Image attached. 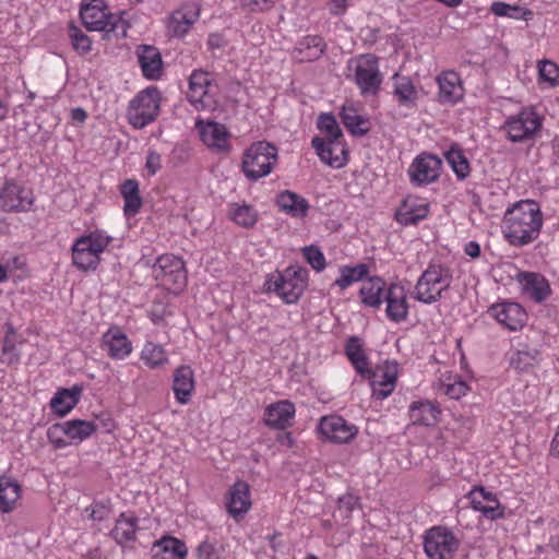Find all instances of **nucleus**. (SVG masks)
Masks as SVG:
<instances>
[{
  "mask_svg": "<svg viewBox=\"0 0 559 559\" xmlns=\"http://www.w3.org/2000/svg\"><path fill=\"white\" fill-rule=\"evenodd\" d=\"M544 215L534 200H520L507 209L502 234L512 246L522 247L535 241L542 231Z\"/></svg>",
  "mask_w": 559,
  "mask_h": 559,
  "instance_id": "obj_1",
  "label": "nucleus"
},
{
  "mask_svg": "<svg viewBox=\"0 0 559 559\" xmlns=\"http://www.w3.org/2000/svg\"><path fill=\"white\" fill-rule=\"evenodd\" d=\"M111 242L112 237L102 229L81 235L71 247L72 264L83 272L95 271Z\"/></svg>",
  "mask_w": 559,
  "mask_h": 559,
  "instance_id": "obj_2",
  "label": "nucleus"
},
{
  "mask_svg": "<svg viewBox=\"0 0 559 559\" xmlns=\"http://www.w3.org/2000/svg\"><path fill=\"white\" fill-rule=\"evenodd\" d=\"M309 273L302 266L292 265L266 276L265 288L275 293L285 304H296L308 286Z\"/></svg>",
  "mask_w": 559,
  "mask_h": 559,
  "instance_id": "obj_3",
  "label": "nucleus"
},
{
  "mask_svg": "<svg viewBox=\"0 0 559 559\" xmlns=\"http://www.w3.org/2000/svg\"><path fill=\"white\" fill-rule=\"evenodd\" d=\"M83 25L91 32L115 33L117 36L127 35L126 20L116 13L109 12L104 0H84L80 9Z\"/></svg>",
  "mask_w": 559,
  "mask_h": 559,
  "instance_id": "obj_4",
  "label": "nucleus"
},
{
  "mask_svg": "<svg viewBox=\"0 0 559 559\" xmlns=\"http://www.w3.org/2000/svg\"><path fill=\"white\" fill-rule=\"evenodd\" d=\"M453 281L450 266L441 263H430L417 280L414 298L425 305L438 301L448 290Z\"/></svg>",
  "mask_w": 559,
  "mask_h": 559,
  "instance_id": "obj_5",
  "label": "nucleus"
},
{
  "mask_svg": "<svg viewBox=\"0 0 559 559\" xmlns=\"http://www.w3.org/2000/svg\"><path fill=\"white\" fill-rule=\"evenodd\" d=\"M277 147L266 141H258L242 155L241 170L247 179L257 181L269 176L277 163Z\"/></svg>",
  "mask_w": 559,
  "mask_h": 559,
  "instance_id": "obj_6",
  "label": "nucleus"
},
{
  "mask_svg": "<svg viewBox=\"0 0 559 559\" xmlns=\"http://www.w3.org/2000/svg\"><path fill=\"white\" fill-rule=\"evenodd\" d=\"M348 78L357 85L362 96L378 94L382 74L378 58L373 55H359L347 62Z\"/></svg>",
  "mask_w": 559,
  "mask_h": 559,
  "instance_id": "obj_7",
  "label": "nucleus"
},
{
  "mask_svg": "<svg viewBox=\"0 0 559 559\" xmlns=\"http://www.w3.org/2000/svg\"><path fill=\"white\" fill-rule=\"evenodd\" d=\"M543 121L534 107H523L506 119L502 130L512 143H523L534 140L543 127Z\"/></svg>",
  "mask_w": 559,
  "mask_h": 559,
  "instance_id": "obj_8",
  "label": "nucleus"
},
{
  "mask_svg": "<svg viewBox=\"0 0 559 559\" xmlns=\"http://www.w3.org/2000/svg\"><path fill=\"white\" fill-rule=\"evenodd\" d=\"M160 93L154 87H146L139 92L129 103L127 120L135 129H142L152 123L160 109Z\"/></svg>",
  "mask_w": 559,
  "mask_h": 559,
  "instance_id": "obj_9",
  "label": "nucleus"
},
{
  "mask_svg": "<svg viewBox=\"0 0 559 559\" xmlns=\"http://www.w3.org/2000/svg\"><path fill=\"white\" fill-rule=\"evenodd\" d=\"M152 274L160 287L173 294H179L187 285L185 262L174 254L158 257Z\"/></svg>",
  "mask_w": 559,
  "mask_h": 559,
  "instance_id": "obj_10",
  "label": "nucleus"
},
{
  "mask_svg": "<svg viewBox=\"0 0 559 559\" xmlns=\"http://www.w3.org/2000/svg\"><path fill=\"white\" fill-rule=\"evenodd\" d=\"M461 542L445 526H432L424 535V550L429 559H453Z\"/></svg>",
  "mask_w": 559,
  "mask_h": 559,
  "instance_id": "obj_11",
  "label": "nucleus"
},
{
  "mask_svg": "<svg viewBox=\"0 0 559 559\" xmlns=\"http://www.w3.org/2000/svg\"><path fill=\"white\" fill-rule=\"evenodd\" d=\"M217 86L212 75L193 71L189 81L188 99L195 110H214L217 105Z\"/></svg>",
  "mask_w": 559,
  "mask_h": 559,
  "instance_id": "obj_12",
  "label": "nucleus"
},
{
  "mask_svg": "<svg viewBox=\"0 0 559 559\" xmlns=\"http://www.w3.org/2000/svg\"><path fill=\"white\" fill-rule=\"evenodd\" d=\"M442 159L430 153L417 155L407 169L412 185L425 187L437 181L441 175Z\"/></svg>",
  "mask_w": 559,
  "mask_h": 559,
  "instance_id": "obj_13",
  "label": "nucleus"
},
{
  "mask_svg": "<svg viewBox=\"0 0 559 559\" xmlns=\"http://www.w3.org/2000/svg\"><path fill=\"white\" fill-rule=\"evenodd\" d=\"M391 81V94L399 108L406 111L416 110L423 96V88L416 85L409 76L400 73H394Z\"/></svg>",
  "mask_w": 559,
  "mask_h": 559,
  "instance_id": "obj_14",
  "label": "nucleus"
},
{
  "mask_svg": "<svg viewBox=\"0 0 559 559\" xmlns=\"http://www.w3.org/2000/svg\"><path fill=\"white\" fill-rule=\"evenodd\" d=\"M488 314L509 331L522 330L527 321L525 309L513 301H502L490 306Z\"/></svg>",
  "mask_w": 559,
  "mask_h": 559,
  "instance_id": "obj_15",
  "label": "nucleus"
},
{
  "mask_svg": "<svg viewBox=\"0 0 559 559\" xmlns=\"http://www.w3.org/2000/svg\"><path fill=\"white\" fill-rule=\"evenodd\" d=\"M33 203V192L13 180L7 181L0 190V209L5 212H26Z\"/></svg>",
  "mask_w": 559,
  "mask_h": 559,
  "instance_id": "obj_16",
  "label": "nucleus"
},
{
  "mask_svg": "<svg viewBox=\"0 0 559 559\" xmlns=\"http://www.w3.org/2000/svg\"><path fill=\"white\" fill-rule=\"evenodd\" d=\"M372 396L384 400L394 391L399 376V365L395 361H384L369 371Z\"/></svg>",
  "mask_w": 559,
  "mask_h": 559,
  "instance_id": "obj_17",
  "label": "nucleus"
},
{
  "mask_svg": "<svg viewBox=\"0 0 559 559\" xmlns=\"http://www.w3.org/2000/svg\"><path fill=\"white\" fill-rule=\"evenodd\" d=\"M201 9L197 3H185L167 17L166 31L171 37L182 38L200 19Z\"/></svg>",
  "mask_w": 559,
  "mask_h": 559,
  "instance_id": "obj_18",
  "label": "nucleus"
},
{
  "mask_svg": "<svg viewBox=\"0 0 559 559\" xmlns=\"http://www.w3.org/2000/svg\"><path fill=\"white\" fill-rule=\"evenodd\" d=\"M319 431L333 443H347L358 433V428L337 415L324 416L319 423Z\"/></svg>",
  "mask_w": 559,
  "mask_h": 559,
  "instance_id": "obj_19",
  "label": "nucleus"
},
{
  "mask_svg": "<svg viewBox=\"0 0 559 559\" xmlns=\"http://www.w3.org/2000/svg\"><path fill=\"white\" fill-rule=\"evenodd\" d=\"M195 129L199 132L201 141L210 148L217 152H228L230 150V133L225 124L198 119Z\"/></svg>",
  "mask_w": 559,
  "mask_h": 559,
  "instance_id": "obj_20",
  "label": "nucleus"
},
{
  "mask_svg": "<svg viewBox=\"0 0 559 559\" xmlns=\"http://www.w3.org/2000/svg\"><path fill=\"white\" fill-rule=\"evenodd\" d=\"M100 348L111 359L124 360L131 355L133 345L120 326L112 325L103 333Z\"/></svg>",
  "mask_w": 559,
  "mask_h": 559,
  "instance_id": "obj_21",
  "label": "nucleus"
},
{
  "mask_svg": "<svg viewBox=\"0 0 559 559\" xmlns=\"http://www.w3.org/2000/svg\"><path fill=\"white\" fill-rule=\"evenodd\" d=\"M407 288L402 283H391L383 301L385 302V316L395 323L403 322L408 317Z\"/></svg>",
  "mask_w": 559,
  "mask_h": 559,
  "instance_id": "obj_22",
  "label": "nucleus"
},
{
  "mask_svg": "<svg viewBox=\"0 0 559 559\" xmlns=\"http://www.w3.org/2000/svg\"><path fill=\"white\" fill-rule=\"evenodd\" d=\"M225 506L229 516L237 522L241 521L252 506L249 485L238 480L230 486L225 495Z\"/></svg>",
  "mask_w": 559,
  "mask_h": 559,
  "instance_id": "obj_23",
  "label": "nucleus"
},
{
  "mask_svg": "<svg viewBox=\"0 0 559 559\" xmlns=\"http://www.w3.org/2000/svg\"><path fill=\"white\" fill-rule=\"evenodd\" d=\"M311 144L322 163L333 168H342L346 165L347 150L342 139L324 140L316 136Z\"/></svg>",
  "mask_w": 559,
  "mask_h": 559,
  "instance_id": "obj_24",
  "label": "nucleus"
},
{
  "mask_svg": "<svg viewBox=\"0 0 559 559\" xmlns=\"http://www.w3.org/2000/svg\"><path fill=\"white\" fill-rule=\"evenodd\" d=\"M468 500L474 510L486 519L497 520L503 516L504 510L497 496L484 487H474L468 492Z\"/></svg>",
  "mask_w": 559,
  "mask_h": 559,
  "instance_id": "obj_25",
  "label": "nucleus"
},
{
  "mask_svg": "<svg viewBox=\"0 0 559 559\" xmlns=\"http://www.w3.org/2000/svg\"><path fill=\"white\" fill-rule=\"evenodd\" d=\"M516 281L522 294L535 302L545 301L551 294L549 282L539 273L520 272Z\"/></svg>",
  "mask_w": 559,
  "mask_h": 559,
  "instance_id": "obj_26",
  "label": "nucleus"
},
{
  "mask_svg": "<svg viewBox=\"0 0 559 559\" xmlns=\"http://www.w3.org/2000/svg\"><path fill=\"white\" fill-rule=\"evenodd\" d=\"M430 205L424 198L407 195L399 206L395 218L404 226L416 225L429 214Z\"/></svg>",
  "mask_w": 559,
  "mask_h": 559,
  "instance_id": "obj_27",
  "label": "nucleus"
},
{
  "mask_svg": "<svg viewBox=\"0 0 559 559\" xmlns=\"http://www.w3.org/2000/svg\"><path fill=\"white\" fill-rule=\"evenodd\" d=\"M438 102L440 104L454 105L462 100L464 87L460 75L454 71H443L437 78Z\"/></svg>",
  "mask_w": 559,
  "mask_h": 559,
  "instance_id": "obj_28",
  "label": "nucleus"
},
{
  "mask_svg": "<svg viewBox=\"0 0 559 559\" xmlns=\"http://www.w3.org/2000/svg\"><path fill=\"white\" fill-rule=\"evenodd\" d=\"M173 392L176 401L185 405L193 394L195 388L194 372L188 365H181L174 371Z\"/></svg>",
  "mask_w": 559,
  "mask_h": 559,
  "instance_id": "obj_29",
  "label": "nucleus"
},
{
  "mask_svg": "<svg viewBox=\"0 0 559 559\" xmlns=\"http://www.w3.org/2000/svg\"><path fill=\"white\" fill-rule=\"evenodd\" d=\"M295 413V405L290 401H278L265 407L264 421L269 427L284 429L292 425Z\"/></svg>",
  "mask_w": 559,
  "mask_h": 559,
  "instance_id": "obj_30",
  "label": "nucleus"
},
{
  "mask_svg": "<svg viewBox=\"0 0 559 559\" xmlns=\"http://www.w3.org/2000/svg\"><path fill=\"white\" fill-rule=\"evenodd\" d=\"M408 416L414 425L431 427L439 423L441 409L431 401H415L409 405Z\"/></svg>",
  "mask_w": 559,
  "mask_h": 559,
  "instance_id": "obj_31",
  "label": "nucleus"
},
{
  "mask_svg": "<svg viewBox=\"0 0 559 559\" xmlns=\"http://www.w3.org/2000/svg\"><path fill=\"white\" fill-rule=\"evenodd\" d=\"M360 111V106L353 102H346L341 110L342 122L354 135H364L370 129L369 118Z\"/></svg>",
  "mask_w": 559,
  "mask_h": 559,
  "instance_id": "obj_32",
  "label": "nucleus"
},
{
  "mask_svg": "<svg viewBox=\"0 0 559 559\" xmlns=\"http://www.w3.org/2000/svg\"><path fill=\"white\" fill-rule=\"evenodd\" d=\"M385 282L379 276L368 277L362 282L359 289V297L365 307L378 309L385 297Z\"/></svg>",
  "mask_w": 559,
  "mask_h": 559,
  "instance_id": "obj_33",
  "label": "nucleus"
},
{
  "mask_svg": "<svg viewBox=\"0 0 559 559\" xmlns=\"http://www.w3.org/2000/svg\"><path fill=\"white\" fill-rule=\"evenodd\" d=\"M140 361L151 370H158L169 364V355L162 344L146 341L140 350Z\"/></svg>",
  "mask_w": 559,
  "mask_h": 559,
  "instance_id": "obj_34",
  "label": "nucleus"
},
{
  "mask_svg": "<svg viewBox=\"0 0 559 559\" xmlns=\"http://www.w3.org/2000/svg\"><path fill=\"white\" fill-rule=\"evenodd\" d=\"M276 202L282 212L294 218L306 217L310 209L309 202L304 197L289 190L278 193Z\"/></svg>",
  "mask_w": 559,
  "mask_h": 559,
  "instance_id": "obj_35",
  "label": "nucleus"
},
{
  "mask_svg": "<svg viewBox=\"0 0 559 559\" xmlns=\"http://www.w3.org/2000/svg\"><path fill=\"white\" fill-rule=\"evenodd\" d=\"M139 63L143 75L148 80H157L162 74V58L157 48L141 46L138 49Z\"/></svg>",
  "mask_w": 559,
  "mask_h": 559,
  "instance_id": "obj_36",
  "label": "nucleus"
},
{
  "mask_svg": "<svg viewBox=\"0 0 559 559\" xmlns=\"http://www.w3.org/2000/svg\"><path fill=\"white\" fill-rule=\"evenodd\" d=\"M152 559H186L187 546L175 537H164L153 546Z\"/></svg>",
  "mask_w": 559,
  "mask_h": 559,
  "instance_id": "obj_37",
  "label": "nucleus"
},
{
  "mask_svg": "<svg viewBox=\"0 0 559 559\" xmlns=\"http://www.w3.org/2000/svg\"><path fill=\"white\" fill-rule=\"evenodd\" d=\"M81 389H61L50 400V408L59 417L68 415L79 403Z\"/></svg>",
  "mask_w": 559,
  "mask_h": 559,
  "instance_id": "obj_38",
  "label": "nucleus"
},
{
  "mask_svg": "<svg viewBox=\"0 0 559 559\" xmlns=\"http://www.w3.org/2000/svg\"><path fill=\"white\" fill-rule=\"evenodd\" d=\"M21 495L22 488L16 480L7 476L0 477V511L2 513L12 512Z\"/></svg>",
  "mask_w": 559,
  "mask_h": 559,
  "instance_id": "obj_39",
  "label": "nucleus"
},
{
  "mask_svg": "<svg viewBox=\"0 0 559 559\" xmlns=\"http://www.w3.org/2000/svg\"><path fill=\"white\" fill-rule=\"evenodd\" d=\"M324 51L323 39L319 36H307L294 49L293 56L299 62L313 61Z\"/></svg>",
  "mask_w": 559,
  "mask_h": 559,
  "instance_id": "obj_40",
  "label": "nucleus"
},
{
  "mask_svg": "<svg viewBox=\"0 0 559 559\" xmlns=\"http://www.w3.org/2000/svg\"><path fill=\"white\" fill-rule=\"evenodd\" d=\"M368 273L369 267L365 263L340 266L338 277L334 281L333 286L338 287L341 290H345L355 283L362 281Z\"/></svg>",
  "mask_w": 559,
  "mask_h": 559,
  "instance_id": "obj_41",
  "label": "nucleus"
},
{
  "mask_svg": "<svg viewBox=\"0 0 559 559\" xmlns=\"http://www.w3.org/2000/svg\"><path fill=\"white\" fill-rule=\"evenodd\" d=\"M437 390L439 394L457 400L464 396L469 388L460 376L445 372L440 377Z\"/></svg>",
  "mask_w": 559,
  "mask_h": 559,
  "instance_id": "obj_42",
  "label": "nucleus"
},
{
  "mask_svg": "<svg viewBox=\"0 0 559 559\" xmlns=\"http://www.w3.org/2000/svg\"><path fill=\"white\" fill-rule=\"evenodd\" d=\"M64 427L68 433L69 445L82 443L97 430V425L94 421L82 419L66 420Z\"/></svg>",
  "mask_w": 559,
  "mask_h": 559,
  "instance_id": "obj_43",
  "label": "nucleus"
},
{
  "mask_svg": "<svg viewBox=\"0 0 559 559\" xmlns=\"http://www.w3.org/2000/svg\"><path fill=\"white\" fill-rule=\"evenodd\" d=\"M136 530L138 519L131 513H122L116 521L111 536L118 544H123L134 538Z\"/></svg>",
  "mask_w": 559,
  "mask_h": 559,
  "instance_id": "obj_44",
  "label": "nucleus"
},
{
  "mask_svg": "<svg viewBox=\"0 0 559 559\" xmlns=\"http://www.w3.org/2000/svg\"><path fill=\"white\" fill-rule=\"evenodd\" d=\"M120 192L124 200V214L127 216L135 215L142 206L139 182L135 179L126 180L121 186Z\"/></svg>",
  "mask_w": 559,
  "mask_h": 559,
  "instance_id": "obj_45",
  "label": "nucleus"
},
{
  "mask_svg": "<svg viewBox=\"0 0 559 559\" xmlns=\"http://www.w3.org/2000/svg\"><path fill=\"white\" fill-rule=\"evenodd\" d=\"M228 215L235 224L245 228L252 227L259 217L257 210L246 203L230 204L228 209Z\"/></svg>",
  "mask_w": 559,
  "mask_h": 559,
  "instance_id": "obj_46",
  "label": "nucleus"
},
{
  "mask_svg": "<svg viewBox=\"0 0 559 559\" xmlns=\"http://www.w3.org/2000/svg\"><path fill=\"white\" fill-rule=\"evenodd\" d=\"M490 12L499 17H509L523 21H527L532 16L531 10L516 4H509L502 1L492 2L490 5Z\"/></svg>",
  "mask_w": 559,
  "mask_h": 559,
  "instance_id": "obj_47",
  "label": "nucleus"
},
{
  "mask_svg": "<svg viewBox=\"0 0 559 559\" xmlns=\"http://www.w3.org/2000/svg\"><path fill=\"white\" fill-rule=\"evenodd\" d=\"M346 355L357 372L360 374L369 373L368 361L365 352L357 337H352L346 344Z\"/></svg>",
  "mask_w": 559,
  "mask_h": 559,
  "instance_id": "obj_48",
  "label": "nucleus"
},
{
  "mask_svg": "<svg viewBox=\"0 0 559 559\" xmlns=\"http://www.w3.org/2000/svg\"><path fill=\"white\" fill-rule=\"evenodd\" d=\"M539 360V352L536 348L524 347L516 350L510 360L515 369L525 371L534 367Z\"/></svg>",
  "mask_w": 559,
  "mask_h": 559,
  "instance_id": "obj_49",
  "label": "nucleus"
},
{
  "mask_svg": "<svg viewBox=\"0 0 559 559\" xmlns=\"http://www.w3.org/2000/svg\"><path fill=\"white\" fill-rule=\"evenodd\" d=\"M445 158L459 179H465L469 175V164L462 151L451 148Z\"/></svg>",
  "mask_w": 559,
  "mask_h": 559,
  "instance_id": "obj_50",
  "label": "nucleus"
},
{
  "mask_svg": "<svg viewBox=\"0 0 559 559\" xmlns=\"http://www.w3.org/2000/svg\"><path fill=\"white\" fill-rule=\"evenodd\" d=\"M538 75L540 82L550 87L559 85V66L550 60H542L538 62Z\"/></svg>",
  "mask_w": 559,
  "mask_h": 559,
  "instance_id": "obj_51",
  "label": "nucleus"
},
{
  "mask_svg": "<svg viewBox=\"0 0 559 559\" xmlns=\"http://www.w3.org/2000/svg\"><path fill=\"white\" fill-rule=\"evenodd\" d=\"M69 37L72 44L73 49L79 55H85L92 49V40L91 38L83 33L81 28H79L74 24H70L69 26Z\"/></svg>",
  "mask_w": 559,
  "mask_h": 559,
  "instance_id": "obj_52",
  "label": "nucleus"
},
{
  "mask_svg": "<svg viewBox=\"0 0 559 559\" xmlns=\"http://www.w3.org/2000/svg\"><path fill=\"white\" fill-rule=\"evenodd\" d=\"M319 130L325 134L326 140H340L342 139V130L336 119L329 114H322L318 119Z\"/></svg>",
  "mask_w": 559,
  "mask_h": 559,
  "instance_id": "obj_53",
  "label": "nucleus"
},
{
  "mask_svg": "<svg viewBox=\"0 0 559 559\" xmlns=\"http://www.w3.org/2000/svg\"><path fill=\"white\" fill-rule=\"evenodd\" d=\"M197 554L198 559H223L225 548L217 540L206 539L199 545Z\"/></svg>",
  "mask_w": 559,
  "mask_h": 559,
  "instance_id": "obj_54",
  "label": "nucleus"
},
{
  "mask_svg": "<svg viewBox=\"0 0 559 559\" xmlns=\"http://www.w3.org/2000/svg\"><path fill=\"white\" fill-rule=\"evenodd\" d=\"M302 257L316 272H322L326 266L323 252L317 246H306L301 250Z\"/></svg>",
  "mask_w": 559,
  "mask_h": 559,
  "instance_id": "obj_55",
  "label": "nucleus"
},
{
  "mask_svg": "<svg viewBox=\"0 0 559 559\" xmlns=\"http://www.w3.org/2000/svg\"><path fill=\"white\" fill-rule=\"evenodd\" d=\"M47 438L55 449L69 447L64 421L51 425L47 430Z\"/></svg>",
  "mask_w": 559,
  "mask_h": 559,
  "instance_id": "obj_56",
  "label": "nucleus"
},
{
  "mask_svg": "<svg viewBox=\"0 0 559 559\" xmlns=\"http://www.w3.org/2000/svg\"><path fill=\"white\" fill-rule=\"evenodd\" d=\"M358 506V498L352 493L343 495L338 498V506L335 511V516H340L343 520L350 518V513Z\"/></svg>",
  "mask_w": 559,
  "mask_h": 559,
  "instance_id": "obj_57",
  "label": "nucleus"
},
{
  "mask_svg": "<svg viewBox=\"0 0 559 559\" xmlns=\"http://www.w3.org/2000/svg\"><path fill=\"white\" fill-rule=\"evenodd\" d=\"M19 359H20V354L14 344L13 332L8 333L4 338L0 360L4 364L12 365V364L17 362Z\"/></svg>",
  "mask_w": 559,
  "mask_h": 559,
  "instance_id": "obj_58",
  "label": "nucleus"
},
{
  "mask_svg": "<svg viewBox=\"0 0 559 559\" xmlns=\"http://www.w3.org/2000/svg\"><path fill=\"white\" fill-rule=\"evenodd\" d=\"M278 0H240L241 7L250 12H265L271 10Z\"/></svg>",
  "mask_w": 559,
  "mask_h": 559,
  "instance_id": "obj_59",
  "label": "nucleus"
},
{
  "mask_svg": "<svg viewBox=\"0 0 559 559\" xmlns=\"http://www.w3.org/2000/svg\"><path fill=\"white\" fill-rule=\"evenodd\" d=\"M162 168V156L156 151L150 150L146 155L145 170L152 177Z\"/></svg>",
  "mask_w": 559,
  "mask_h": 559,
  "instance_id": "obj_60",
  "label": "nucleus"
},
{
  "mask_svg": "<svg viewBox=\"0 0 559 559\" xmlns=\"http://www.w3.org/2000/svg\"><path fill=\"white\" fill-rule=\"evenodd\" d=\"M352 0H329L328 8L332 15H343L350 7Z\"/></svg>",
  "mask_w": 559,
  "mask_h": 559,
  "instance_id": "obj_61",
  "label": "nucleus"
},
{
  "mask_svg": "<svg viewBox=\"0 0 559 559\" xmlns=\"http://www.w3.org/2000/svg\"><path fill=\"white\" fill-rule=\"evenodd\" d=\"M97 429H103L106 433H111L116 429V424L110 415H103L98 418Z\"/></svg>",
  "mask_w": 559,
  "mask_h": 559,
  "instance_id": "obj_62",
  "label": "nucleus"
},
{
  "mask_svg": "<svg viewBox=\"0 0 559 559\" xmlns=\"http://www.w3.org/2000/svg\"><path fill=\"white\" fill-rule=\"evenodd\" d=\"M464 253L472 259H477L480 255V246L477 241H468L464 246Z\"/></svg>",
  "mask_w": 559,
  "mask_h": 559,
  "instance_id": "obj_63",
  "label": "nucleus"
},
{
  "mask_svg": "<svg viewBox=\"0 0 559 559\" xmlns=\"http://www.w3.org/2000/svg\"><path fill=\"white\" fill-rule=\"evenodd\" d=\"M551 453L555 456H559V426L557 427L556 433L551 441Z\"/></svg>",
  "mask_w": 559,
  "mask_h": 559,
  "instance_id": "obj_64",
  "label": "nucleus"
}]
</instances>
